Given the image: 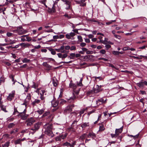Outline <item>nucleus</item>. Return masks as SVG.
<instances>
[{"label":"nucleus","instance_id":"9d476101","mask_svg":"<svg viewBox=\"0 0 147 147\" xmlns=\"http://www.w3.org/2000/svg\"><path fill=\"white\" fill-rule=\"evenodd\" d=\"M26 111L25 109L22 112L19 113V116L21 117V119L23 120L26 119L28 116V115L26 114Z\"/></svg>","mask_w":147,"mask_h":147},{"label":"nucleus","instance_id":"5fc2aeb1","mask_svg":"<svg viewBox=\"0 0 147 147\" xmlns=\"http://www.w3.org/2000/svg\"><path fill=\"white\" fill-rule=\"evenodd\" d=\"M113 53L114 55H119V51H114L113 52Z\"/></svg>","mask_w":147,"mask_h":147},{"label":"nucleus","instance_id":"b1692460","mask_svg":"<svg viewBox=\"0 0 147 147\" xmlns=\"http://www.w3.org/2000/svg\"><path fill=\"white\" fill-rule=\"evenodd\" d=\"M60 50L61 51V53H66L67 52L68 53V51L67 52L64 49V46L63 45H62V46H61L60 47Z\"/></svg>","mask_w":147,"mask_h":147},{"label":"nucleus","instance_id":"49530a36","mask_svg":"<svg viewBox=\"0 0 147 147\" xmlns=\"http://www.w3.org/2000/svg\"><path fill=\"white\" fill-rule=\"evenodd\" d=\"M64 16L67 18V19H69L71 18V16L70 15H68L67 14L65 13Z\"/></svg>","mask_w":147,"mask_h":147},{"label":"nucleus","instance_id":"4468645a","mask_svg":"<svg viewBox=\"0 0 147 147\" xmlns=\"http://www.w3.org/2000/svg\"><path fill=\"white\" fill-rule=\"evenodd\" d=\"M31 93H29L28 94L25 100V103L23 104H26L30 101L31 99Z\"/></svg>","mask_w":147,"mask_h":147},{"label":"nucleus","instance_id":"393cba45","mask_svg":"<svg viewBox=\"0 0 147 147\" xmlns=\"http://www.w3.org/2000/svg\"><path fill=\"white\" fill-rule=\"evenodd\" d=\"M89 123H83L81 125V127L82 128H85L87 127H89Z\"/></svg>","mask_w":147,"mask_h":147},{"label":"nucleus","instance_id":"f704fd0d","mask_svg":"<svg viewBox=\"0 0 147 147\" xmlns=\"http://www.w3.org/2000/svg\"><path fill=\"white\" fill-rule=\"evenodd\" d=\"M15 124L13 123H9L8 126V127L9 128H11L14 127Z\"/></svg>","mask_w":147,"mask_h":147},{"label":"nucleus","instance_id":"bf43d9fd","mask_svg":"<svg viewBox=\"0 0 147 147\" xmlns=\"http://www.w3.org/2000/svg\"><path fill=\"white\" fill-rule=\"evenodd\" d=\"M69 34L71 37H73L75 35V33L72 32H71Z\"/></svg>","mask_w":147,"mask_h":147},{"label":"nucleus","instance_id":"5701e85b","mask_svg":"<svg viewBox=\"0 0 147 147\" xmlns=\"http://www.w3.org/2000/svg\"><path fill=\"white\" fill-rule=\"evenodd\" d=\"M88 137H92L93 138H94L96 137V136L95 134L93 132H90L89 133L88 136Z\"/></svg>","mask_w":147,"mask_h":147},{"label":"nucleus","instance_id":"58836bf2","mask_svg":"<svg viewBox=\"0 0 147 147\" xmlns=\"http://www.w3.org/2000/svg\"><path fill=\"white\" fill-rule=\"evenodd\" d=\"M105 45V47L106 50H108L111 47V46L110 45L107 44Z\"/></svg>","mask_w":147,"mask_h":147},{"label":"nucleus","instance_id":"423d86ee","mask_svg":"<svg viewBox=\"0 0 147 147\" xmlns=\"http://www.w3.org/2000/svg\"><path fill=\"white\" fill-rule=\"evenodd\" d=\"M26 119L25 123L28 127L31 126L36 122L35 119L32 117L28 118Z\"/></svg>","mask_w":147,"mask_h":147},{"label":"nucleus","instance_id":"9b49d317","mask_svg":"<svg viewBox=\"0 0 147 147\" xmlns=\"http://www.w3.org/2000/svg\"><path fill=\"white\" fill-rule=\"evenodd\" d=\"M15 95V91H12L11 93H10L7 98L8 100L11 101Z\"/></svg>","mask_w":147,"mask_h":147},{"label":"nucleus","instance_id":"4d7b16f0","mask_svg":"<svg viewBox=\"0 0 147 147\" xmlns=\"http://www.w3.org/2000/svg\"><path fill=\"white\" fill-rule=\"evenodd\" d=\"M93 53L92 51H87L86 52V53L87 54H92Z\"/></svg>","mask_w":147,"mask_h":147},{"label":"nucleus","instance_id":"0eeeda50","mask_svg":"<svg viewBox=\"0 0 147 147\" xmlns=\"http://www.w3.org/2000/svg\"><path fill=\"white\" fill-rule=\"evenodd\" d=\"M74 104L68 105L64 110V113L65 114H67L71 112L72 111V109L74 107Z\"/></svg>","mask_w":147,"mask_h":147},{"label":"nucleus","instance_id":"8fccbe9b","mask_svg":"<svg viewBox=\"0 0 147 147\" xmlns=\"http://www.w3.org/2000/svg\"><path fill=\"white\" fill-rule=\"evenodd\" d=\"M44 110L43 109H42L38 111H37V112L40 114H41L44 112Z\"/></svg>","mask_w":147,"mask_h":147},{"label":"nucleus","instance_id":"0e129e2a","mask_svg":"<svg viewBox=\"0 0 147 147\" xmlns=\"http://www.w3.org/2000/svg\"><path fill=\"white\" fill-rule=\"evenodd\" d=\"M9 142H7L4 144V146L5 147H8L9 146Z\"/></svg>","mask_w":147,"mask_h":147},{"label":"nucleus","instance_id":"69168bd1","mask_svg":"<svg viewBox=\"0 0 147 147\" xmlns=\"http://www.w3.org/2000/svg\"><path fill=\"white\" fill-rule=\"evenodd\" d=\"M130 49V48L128 47H126L123 48V51H126Z\"/></svg>","mask_w":147,"mask_h":147},{"label":"nucleus","instance_id":"e2e57ef3","mask_svg":"<svg viewBox=\"0 0 147 147\" xmlns=\"http://www.w3.org/2000/svg\"><path fill=\"white\" fill-rule=\"evenodd\" d=\"M55 140L56 141H61V139L60 138V136H57L55 138Z\"/></svg>","mask_w":147,"mask_h":147},{"label":"nucleus","instance_id":"412c9836","mask_svg":"<svg viewBox=\"0 0 147 147\" xmlns=\"http://www.w3.org/2000/svg\"><path fill=\"white\" fill-rule=\"evenodd\" d=\"M40 102V100L39 99H36L32 102V104L33 106H34L36 105L37 104L39 103Z\"/></svg>","mask_w":147,"mask_h":147},{"label":"nucleus","instance_id":"20e7f679","mask_svg":"<svg viewBox=\"0 0 147 147\" xmlns=\"http://www.w3.org/2000/svg\"><path fill=\"white\" fill-rule=\"evenodd\" d=\"M63 7L67 10L71 9H72L71 5V0H63Z\"/></svg>","mask_w":147,"mask_h":147},{"label":"nucleus","instance_id":"ea45409f","mask_svg":"<svg viewBox=\"0 0 147 147\" xmlns=\"http://www.w3.org/2000/svg\"><path fill=\"white\" fill-rule=\"evenodd\" d=\"M13 35V34L11 32H7V35L8 37L12 36Z\"/></svg>","mask_w":147,"mask_h":147},{"label":"nucleus","instance_id":"ddd939ff","mask_svg":"<svg viewBox=\"0 0 147 147\" xmlns=\"http://www.w3.org/2000/svg\"><path fill=\"white\" fill-rule=\"evenodd\" d=\"M106 100H104L103 98H101L97 100L96 103L97 105H99L105 103L106 102Z\"/></svg>","mask_w":147,"mask_h":147},{"label":"nucleus","instance_id":"aec40b11","mask_svg":"<svg viewBox=\"0 0 147 147\" xmlns=\"http://www.w3.org/2000/svg\"><path fill=\"white\" fill-rule=\"evenodd\" d=\"M20 46H21L22 47H27L30 46V45L28 43H23L19 44Z\"/></svg>","mask_w":147,"mask_h":147},{"label":"nucleus","instance_id":"72a5a7b5","mask_svg":"<svg viewBox=\"0 0 147 147\" xmlns=\"http://www.w3.org/2000/svg\"><path fill=\"white\" fill-rule=\"evenodd\" d=\"M86 134H84L80 136V138L81 140H83L84 139L86 138Z\"/></svg>","mask_w":147,"mask_h":147},{"label":"nucleus","instance_id":"a18cd8bd","mask_svg":"<svg viewBox=\"0 0 147 147\" xmlns=\"http://www.w3.org/2000/svg\"><path fill=\"white\" fill-rule=\"evenodd\" d=\"M139 136V134H138L137 135H136L135 136H133L132 135H129V136L130 137H133L134 138L136 139V138H137L138 137V136Z\"/></svg>","mask_w":147,"mask_h":147},{"label":"nucleus","instance_id":"c756f323","mask_svg":"<svg viewBox=\"0 0 147 147\" xmlns=\"http://www.w3.org/2000/svg\"><path fill=\"white\" fill-rule=\"evenodd\" d=\"M67 101L66 100L63 99H61L60 100V104L63 105L66 103Z\"/></svg>","mask_w":147,"mask_h":147},{"label":"nucleus","instance_id":"13d9d810","mask_svg":"<svg viewBox=\"0 0 147 147\" xmlns=\"http://www.w3.org/2000/svg\"><path fill=\"white\" fill-rule=\"evenodd\" d=\"M70 49L71 51L75 50L76 49V47L75 46H72Z\"/></svg>","mask_w":147,"mask_h":147},{"label":"nucleus","instance_id":"f257e3e1","mask_svg":"<svg viewBox=\"0 0 147 147\" xmlns=\"http://www.w3.org/2000/svg\"><path fill=\"white\" fill-rule=\"evenodd\" d=\"M69 87L73 89V94L74 96L70 98L68 100L70 102H74V100L76 98V96L78 95L80 90V88H79L76 84L74 83L72 81L70 82L69 84Z\"/></svg>","mask_w":147,"mask_h":147},{"label":"nucleus","instance_id":"2eb2a0df","mask_svg":"<svg viewBox=\"0 0 147 147\" xmlns=\"http://www.w3.org/2000/svg\"><path fill=\"white\" fill-rule=\"evenodd\" d=\"M26 140L25 138H24L23 139H19L15 140L14 142V143L15 144H21V142L24 141Z\"/></svg>","mask_w":147,"mask_h":147},{"label":"nucleus","instance_id":"09e8293b","mask_svg":"<svg viewBox=\"0 0 147 147\" xmlns=\"http://www.w3.org/2000/svg\"><path fill=\"white\" fill-rule=\"evenodd\" d=\"M114 36L116 38L119 40H120L121 38V37L120 36L117 35L116 34Z\"/></svg>","mask_w":147,"mask_h":147},{"label":"nucleus","instance_id":"6ab92c4d","mask_svg":"<svg viewBox=\"0 0 147 147\" xmlns=\"http://www.w3.org/2000/svg\"><path fill=\"white\" fill-rule=\"evenodd\" d=\"M48 12L50 13H54L55 11V6L54 5H53L52 8H49L48 9Z\"/></svg>","mask_w":147,"mask_h":147},{"label":"nucleus","instance_id":"774afa93","mask_svg":"<svg viewBox=\"0 0 147 147\" xmlns=\"http://www.w3.org/2000/svg\"><path fill=\"white\" fill-rule=\"evenodd\" d=\"M86 45V44L84 42H82L80 44V46L82 47H85Z\"/></svg>","mask_w":147,"mask_h":147},{"label":"nucleus","instance_id":"37998d69","mask_svg":"<svg viewBox=\"0 0 147 147\" xmlns=\"http://www.w3.org/2000/svg\"><path fill=\"white\" fill-rule=\"evenodd\" d=\"M1 109L4 111L5 112H7V111L6 110V108L5 107H4V106H1Z\"/></svg>","mask_w":147,"mask_h":147},{"label":"nucleus","instance_id":"6e6d98bb","mask_svg":"<svg viewBox=\"0 0 147 147\" xmlns=\"http://www.w3.org/2000/svg\"><path fill=\"white\" fill-rule=\"evenodd\" d=\"M16 113H19V112L18 111L16 108L15 107L14 108V111L13 114V115H15L16 114Z\"/></svg>","mask_w":147,"mask_h":147},{"label":"nucleus","instance_id":"a19ab883","mask_svg":"<svg viewBox=\"0 0 147 147\" xmlns=\"http://www.w3.org/2000/svg\"><path fill=\"white\" fill-rule=\"evenodd\" d=\"M100 53L104 55L106 53V51L105 49H101L100 51Z\"/></svg>","mask_w":147,"mask_h":147},{"label":"nucleus","instance_id":"bb28decb","mask_svg":"<svg viewBox=\"0 0 147 147\" xmlns=\"http://www.w3.org/2000/svg\"><path fill=\"white\" fill-rule=\"evenodd\" d=\"M49 50L51 52V53L53 55H55L56 53V52L54 50V49L52 48H49Z\"/></svg>","mask_w":147,"mask_h":147},{"label":"nucleus","instance_id":"79ce46f5","mask_svg":"<svg viewBox=\"0 0 147 147\" xmlns=\"http://www.w3.org/2000/svg\"><path fill=\"white\" fill-rule=\"evenodd\" d=\"M47 1V0H41L40 1V2L42 3L46 7H47V5H46L45 3Z\"/></svg>","mask_w":147,"mask_h":147},{"label":"nucleus","instance_id":"39448f33","mask_svg":"<svg viewBox=\"0 0 147 147\" xmlns=\"http://www.w3.org/2000/svg\"><path fill=\"white\" fill-rule=\"evenodd\" d=\"M46 126L47 127L45 131V134L49 136H51L53 134L52 131L53 127V124H49L47 125Z\"/></svg>","mask_w":147,"mask_h":147},{"label":"nucleus","instance_id":"2f4dec72","mask_svg":"<svg viewBox=\"0 0 147 147\" xmlns=\"http://www.w3.org/2000/svg\"><path fill=\"white\" fill-rule=\"evenodd\" d=\"M18 131V129L17 128L13 129L10 132L11 134H16Z\"/></svg>","mask_w":147,"mask_h":147},{"label":"nucleus","instance_id":"1a4fd4ad","mask_svg":"<svg viewBox=\"0 0 147 147\" xmlns=\"http://www.w3.org/2000/svg\"><path fill=\"white\" fill-rule=\"evenodd\" d=\"M41 122H38L35 123L33 127L31 129V130L34 131L38 130L40 128L42 124Z\"/></svg>","mask_w":147,"mask_h":147},{"label":"nucleus","instance_id":"c9c22d12","mask_svg":"<svg viewBox=\"0 0 147 147\" xmlns=\"http://www.w3.org/2000/svg\"><path fill=\"white\" fill-rule=\"evenodd\" d=\"M137 86L139 87H142L144 85L143 82H141L138 83H137Z\"/></svg>","mask_w":147,"mask_h":147},{"label":"nucleus","instance_id":"473e14b6","mask_svg":"<svg viewBox=\"0 0 147 147\" xmlns=\"http://www.w3.org/2000/svg\"><path fill=\"white\" fill-rule=\"evenodd\" d=\"M50 113V112L49 111H47L44 113V114L43 115L42 117H45L48 115H49Z\"/></svg>","mask_w":147,"mask_h":147},{"label":"nucleus","instance_id":"7c9ffc66","mask_svg":"<svg viewBox=\"0 0 147 147\" xmlns=\"http://www.w3.org/2000/svg\"><path fill=\"white\" fill-rule=\"evenodd\" d=\"M30 59H28L27 58H24L22 60V62L24 63H29L30 62Z\"/></svg>","mask_w":147,"mask_h":147},{"label":"nucleus","instance_id":"052dcab7","mask_svg":"<svg viewBox=\"0 0 147 147\" xmlns=\"http://www.w3.org/2000/svg\"><path fill=\"white\" fill-rule=\"evenodd\" d=\"M65 37L66 38L68 39H70L71 38V37L70 36V35H69V34H66L65 35Z\"/></svg>","mask_w":147,"mask_h":147},{"label":"nucleus","instance_id":"c03bdc74","mask_svg":"<svg viewBox=\"0 0 147 147\" xmlns=\"http://www.w3.org/2000/svg\"><path fill=\"white\" fill-rule=\"evenodd\" d=\"M65 53L62 55V59H65L66 58L67 56V52L66 53Z\"/></svg>","mask_w":147,"mask_h":147},{"label":"nucleus","instance_id":"338daca9","mask_svg":"<svg viewBox=\"0 0 147 147\" xmlns=\"http://www.w3.org/2000/svg\"><path fill=\"white\" fill-rule=\"evenodd\" d=\"M38 87V86L36 84H35L34 83V84L32 86V87L35 88H37Z\"/></svg>","mask_w":147,"mask_h":147},{"label":"nucleus","instance_id":"dca6fc26","mask_svg":"<svg viewBox=\"0 0 147 147\" xmlns=\"http://www.w3.org/2000/svg\"><path fill=\"white\" fill-rule=\"evenodd\" d=\"M76 144L75 142H74L72 144H71L68 142H66L65 143H63V145H62V146H70V147H73L74 146V145Z\"/></svg>","mask_w":147,"mask_h":147},{"label":"nucleus","instance_id":"4be33fe9","mask_svg":"<svg viewBox=\"0 0 147 147\" xmlns=\"http://www.w3.org/2000/svg\"><path fill=\"white\" fill-rule=\"evenodd\" d=\"M43 65L45 67L48 69H50L51 67V66L48 64L46 62H44L43 63Z\"/></svg>","mask_w":147,"mask_h":147},{"label":"nucleus","instance_id":"f8f14e48","mask_svg":"<svg viewBox=\"0 0 147 147\" xmlns=\"http://www.w3.org/2000/svg\"><path fill=\"white\" fill-rule=\"evenodd\" d=\"M46 92V90L44 89H37L36 91V92L38 93H40V95L42 96H43L44 94L45 95H46V94L45 93Z\"/></svg>","mask_w":147,"mask_h":147},{"label":"nucleus","instance_id":"4c0bfd02","mask_svg":"<svg viewBox=\"0 0 147 147\" xmlns=\"http://www.w3.org/2000/svg\"><path fill=\"white\" fill-rule=\"evenodd\" d=\"M78 41L80 42H82L83 41L82 37L80 36H78Z\"/></svg>","mask_w":147,"mask_h":147},{"label":"nucleus","instance_id":"c85d7f7f","mask_svg":"<svg viewBox=\"0 0 147 147\" xmlns=\"http://www.w3.org/2000/svg\"><path fill=\"white\" fill-rule=\"evenodd\" d=\"M82 80H83V78H81V79H80L79 82H77V86H83V85L82 83Z\"/></svg>","mask_w":147,"mask_h":147},{"label":"nucleus","instance_id":"3c124183","mask_svg":"<svg viewBox=\"0 0 147 147\" xmlns=\"http://www.w3.org/2000/svg\"><path fill=\"white\" fill-rule=\"evenodd\" d=\"M26 41L28 42H30L32 40L31 38V37H29L28 36L27 37H26Z\"/></svg>","mask_w":147,"mask_h":147},{"label":"nucleus","instance_id":"cd10ccee","mask_svg":"<svg viewBox=\"0 0 147 147\" xmlns=\"http://www.w3.org/2000/svg\"><path fill=\"white\" fill-rule=\"evenodd\" d=\"M87 108L83 109H82L80 112V115L81 116L82 114H83L85 111H87Z\"/></svg>","mask_w":147,"mask_h":147},{"label":"nucleus","instance_id":"de8ad7c7","mask_svg":"<svg viewBox=\"0 0 147 147\" xmlns=\"http://www.w3.org/2000/svg\"><path fill=\"white\" fill-rule=\"evenodd\" d=\"M70 57L69 56L68 57L70 59H72V57H75V54L74 53H71L70 54Z\"/></svg>","mask_w":147,"mask_h":147},{"label":"nucleus","instance_id":"7ed1b4c3","mask_svg":"<svg viewBox=\"0 0 147 147\" xmlns=\"http://www.w3.org/2000/svg\"><path fill=\"white\" fill-rule=\"evenodd\" d=\"M101 86L97 85L96 88H93L92 90L88 91L87 92V94L88 96L97 93L101 91L100 88Z\"/></svg>","mask_w":147,"mask_h":147},{"label":"nucleus","instance_id":"a878e982","mask_svg":"<svg viewBox=\"0 0 147 147\" xmlns=\"http://www.w3.org/2000/svg\"><path fill=\"white\" fill-rule=\"evenodd\" d=\"M105 129V128L103 125L101 124L100 125L99 131L102 132L104 131Z\"/></svg>","mask_w":147,"mask_h":147},{"label":"nucleus","instance_id":"f3484780","mask_svg":"<svg viewBox=\"0 0 147 147\" xmlns=\"http://www.w3.org/2000/svg\"><path fill=\"white\" fill-rule=\"evenodd\" d=\"M52 105L53 107H57L59 103V102L56 100H54L51 101Z\"/></svg>","mask_w":147,"mask_h":147},{"label":"nucleus","instance_id":"603ef678","mask_svg":"<svg viewBox=\"0 0 147 147\" xmlns=\"http://www.w3.org/2000/svg\"><path fill=\"white\" fill-rule=\"evenodd\" d=\"M116 21L115 20H111L110 21V22H107L106 24L107 25H109L111 24L113 22H115Z\"/></svg>","mask_w":147,"mask_h":147},{"label":"nucleus","instance_id":"864d4df0","mask_svg":"<svg viewBox=\"0 0 147 147\" xmlns=\"http://www.w3.org/2000/svg\"><path fill=\"white\" fill-rule=\"evenodd\" d=\"M15 43V40H10V41H9V43H8V45H12Z\"/></svg>","mask_w":147,"mask_h":147},{"label":"nucleus","instance_id":"f03ea898","mask_svg":"<svg viewBox=\"0 0 147 147\" xmlns=\"http://www.w3.org/2000/svg\"><path fill=\"white\" fill-rule=\"evenodd\" d=\"M12 31L14 33H18L19 35H23L28 32V31L24 29L21 26L17 27L16 29L13 30Z\"/></svg>","mask_w":147,"mask_h":147},{"label":"nucleus","instance_id":"680f3d73","mask_svg":"<svg viewBox=\"0 0 147 147\" xmlns=\"http://www.w3.org/2000/svg\"><path fill=\"white\" fill-rule=\"evenodd\" d=\"M14 119V118L12 117V118L9 119L7 120H8V121H9V122H11V121H13Z\"/></svg>","mask_w":147,"mask_h":147},{"label":"nucleus","instance_id":"e433bc0d","mask_svg":"<svg viewBox=\"0 0 147 147\" xmlns=\"http://www.w3.org/2000/svg\"><path fill=\"white\" fill-rule=\"evenodd\" d=\"M53 83L54 86L56 87L57 86V81H55L54 80H53Z\"/></svg>","mask_w":147,"mask_h":147},{"label":"nucleus","instance_id":"a211bd4d","mask_svg":"<svg viewBox=\"0 0 147 147\" xmlns=\"http://www.w3.org/2000/svg\"><path fill=\"white\" fill-rule=\"evenodd\" d=\"M102 37L101 36H99L98 38L99 39V42L104 44H107V40H106V38H105L104 40L102 39Z\"/></svg>","mask_w":147,"mask_h":147},{"label":"nucleus","instance_id":"6e6552de","mask_svg":"<svg viewBox=\"0 0 147 147\" xmlns=\"http://www.w3.org/2000/svg\"><path fill=\"white\" fill-rule=\"evenodd\" d=\"M123 127H121L119 129H116L115 131V134H111V136L112 138H116L122 131Z\"/></svg>","mask_w":147,"mask_h":147}]
</instances>
